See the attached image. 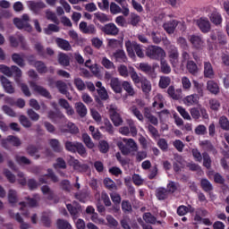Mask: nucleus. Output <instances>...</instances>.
<instances>
[{
    "label": "nucleus",
    "instance_id": "4",
    "mask_svg": "<svg viewBox=\"0 0 229 229\" xmlns=\"http://www.w3.org/2000/svg\"><path fill=\"white\" fill-rule=\"evenodd\" d=\"M109 114L114 126H121L123 124V117L119 114V110L115 106H109Z\"/></svg>",
    "mask_w": 229,
    "mask_h": 229
},
{
    "label": "nucleus",
    "instance_id": "45",
    "mask_svg": "<svg viewBox=\"0 0 229 229\" xmlns=\"http://www.w3.org/2000/svg\"><path fill=\"white\" fill-rule=\"evenodd\" d=\"M158 85L160 89H167L171 85V77L161 76Z\"/></svg>",
    "mask_w": 229,
    "mask_h": 229
},
{
    "label": "nucleus",
    "instance_id": "25",
    "mask_svg": "<svg viewBox=\"0 0 229 229\" xmlns=\"http://www.w3.org/2000/svg\"><path fill=\"white\" fill-rule=\"evenodd\" d=\"M55 43L57 44L58 47H60V49H63L64 51H71V49H72V47H71V43L64 38H57L55 39Z\"/></svg>",
    "mask_w": 229,
    "mask_h": 229
},
{
    "label": "nucleus",
    "instance_id": "59",
    "mask_svg": "<svg viewBox=\"0 0 229 229\" xmlns=\"http://www.w3.org/2000/svg\"><path fill=\"white\" fill-rule=\"evenodd\" d=\"M8 201L11 203V205H15L17 203V191L15 190H9L8 192Z\"/></svg>",
    "mask_w": 229,
    "mask_h": 229
},
{
    "label": "nucleus",
    "instance_id": "26",
    "mask_svg": "<svg viewBox=\"0 0 229 229\" xmlns=\"http://www.w3.org/2000/svg\"><path fill=\"white\" fill-rule=\"evenodd\" d=\"M165 35V34L160 33L158 31L148 32V36L151 38L152 42L154 44H160V42H162V40H164V36Z\"/></svg>",
    "mask_w": 229,
    "mask_h": 229
},
{
    "label": "nucleus",
    "instance_id": "51",
    "mask_svg": "<svg viewBox=\"0 0 229 229\" xmlns=\"http://www.w3.org/2000/svg\"><path fill=\"white\" fill-rule=\"evenodd\" d=\"M127 124L129 126V131L132 137H137V126H135V122L131 119L127 120Z\"/></svg>",
    "mask_w": 229,
    "mask_h": 229
},
{
    "label": "nucleus",
    "instance_id": "20",
    "mask_svg": "<svg viewBox=\"0 0 229 229\" xmlns=\"http://www.w3.org/2000/svg\"><path fill=\"white\" fill-rule=\"evenodd\" d=\"M199 145L204 149V151H208L209 153H212V155H216L217 153V149L212 145V142L209 140H202L199 142Z\"/></svg>",
    "mask_w": 229,
    "mask_h": 229
},
{
    "label": "nucleus",
    "instance_id": "18",
    "mask_svg": "<svg viewBox=\"0 0 229 229\" xmlns=\"http://www.w3.org/2000/svg\"><path fill=\"white\" fill-rule=\"evenodd\" d=\"M9 41L13 47H17V46H19V44H21V46H24V37H22L20 34H16L14 36H10Z\"/></svg>",
    "mask_w": 229,
    "mask_h": 229
},
{
    "label": "nucleus",
    "instance_id": "2",
    "mask_svg": "<svg viewBox=\"0 0 229 229\" xmlns=\"http://www.w3.org/2000/svg\"><path fill=\"white\" fill-rule=\"evenodd\" d=\"M125 47L131 58H135V53L139 58H144V51L142 50V47H140V45L127 41L125 43Z\"/></svg>",
    "mask_w": 229,
    "mask_h": 229
},
{
    "label": "nucleus",
    "instance_id": "44",
    "mask_svg": "<svg viewBox=\"0 0 229 229\" xmlns=\"http://www.w3.org/2000/svg\"><path fill=\"white\" fill-rule=\"evenodd\" d=\"M115 3H118L120 6L123 8V15L124 17H128L130 15V8H128V3H126V0H114Z\"/></svg>",
    "mask_w": 229,
    "mask_h": 229
},
{
    "label": "nucleus",
    "instance_id": "61",
    "mask_svg": "<svg viewBox=\"0 0 229 229\" xmlns=\"http://www.w3.org/2000/svg\"><path fill=\"white\" fill-rule=\"evenodd\" d=\"M219 124H220V128H222V130H225V131H229V121L228 118L226 116H221L219 118Z\"/></svg>",
    "mask_w": 229,
    "mask_h": 229
},
{
    "label": "nucleus",
    "instance_id": "14",
    "mask_svg": "<svg viewBox=\"0 0 229 229\" xmlns=\"http://www.w3.org/2000/svg\"><path fill=\"white\" fill-rule=\"evenodd\" d=\"M9 215L13 217V219H15L18 223L21 224L20 228L21 229H30L31 228V225L26 222H24V219H22V216L19 213H13V211L10 210Z\"/></svg>",
    "mask_w": 229,
    "mask_h": 229
},
{
    "label": "nucleus",
    "instance_id": "55",
    "mask_svg": "<svg viewBox=\"0 0 229 229\" xmlns=\"http://www.w3.org/2000/svg\"><path fill=\"white\" fill-rule=\"evenodd\" d=\"M79 142L66 141L64 142V148L66 151L70 153H76V148L78 147Z\"/></svg>",
    "mask_w": 229,
    "mask_h": 229
},
{
    "label": "nucleus",
    "instance_id": "24",
    "mask_svg": "<svg viewBox=\"0 0 229 229\" xmlns=\"http://www.w3.org/2000/svg\"><path fill=\"white\" fill-rule=\"evenodd\" d=\"M48 144L50 145L52 149L55 151V153H62V151H64V147H62V144H60V140H58L57 139H50L48 140Z\"/></svg>",
    "mask_w": 229,
    "mask_h": 229
},
{
    "label": "nucleus",
    "instance_id": "9",
    "mask_svg": "<svg viewBox=\"0 0 229 229\" xmlns=\"http://www.w3.org/2000/svg\"><path fill=\"white\" fill-rule=\"evenodd\" d=\"M188 38L192 45V47H194L195 49H203V47H205V41L203 40V38H201V36L191 35Z\"/></svg>",
    "mask_w": 229,
    "mask_h": 229
},
{
    "label": "nucleus",
    "instance_id": "56",
    "mask_svg": "<svg viewBox=\"0 0 229 229\" xmlns=\"http://www.w3.org/2000/svg\"><path fill=\"white\" fill-rule=\"evenodd\" d=\"M181 83L183 90H191L192 83L191 82V80L187 76L182 77Z\"/></svg>",
    "mask_w": 229,
    "mask_h": 229
},
{
    "label": "nucleus",
    "instance_id": "50",
    "mask_svg": "<svg viewBox=\"0 0 229 229\" xmlns=\"http://www.w3.org/2000/svg\"><path fill=\"white\" fill-rule=\"evenodd\" d=\"M160 65H161V72H163V74L171 73V66L169 65L167 61H165V59L164 58L161 59Z\"/></svg>",
    "mask_w": 229,
    "mask_h": 229
},
{
    "label": "nucleus",
    "instance_id": "33",
    "mask_svg": "<svg viewBox=\"0 0 229 229\" xmlns=\"http://www.w3.org/2000/svg\"><path fill=\"white\" fill-rule=\"evenodd\" d=\"M156 196L160 201L167 199L169 197V191L165 188H159L156 191Z\"/></svg>",
    "mask_w": 229,
    "mask_h": 229
},
{
    "label": "nucleus",
    "instance_id": "6",
    "mask_svg": "<svg viewBox=\"0 0 229 229\" xmlns=\"http://www.w3.org/2000/svg\"><path fill=\"white\" fill-rule=\"evenodd\" d=\"M190 114L192 119H195V121H198V119H199L201 116L203 119H208V114L207 113V109H205V107H193L190 110Z\"/></svg>",
    "mask_w": 229,
    "mask_h": 229
},
{
    "label": "nucleus",
    "instance_id": "30",
    "mask_svg": "<svg viewBox=\"0 0 229 229\" xmlns=\"http://www.w3.org/2000/svg\"><path fill=\"white\" fill-rule=\"evenodd\" d=\"M66 207L71 216L73 217V219H78V217H80V212H81V209L80 207L78 206L74 207L71 204H67Z\"/></svg>",
    "mask_w": 229,
    "mask_h": 229
},
{
    "label": "nucleus",
    "instance_id": "23",
    "mask_svg": "<svg viewBox=\"0 0 229 229\" xmlns=\"http://www.w3.org/2000/svg\"><path fill=\"white\" fill-rule=\"evenodd\" d=\"M48 174L39 177V183H47V178H51L52 182L56 183L58 182V177L53 173V170L48 169Z\"/></svg>",
    "mask_w": 229,
    "mask_h": 229
},
{
    "label": "nucleus",
    "instance_id": "5",
    "mask_svg": "<svg viewBox=\"0 0 229 229\" xmlns=\"http://www.w3.org/2000/svg\"><path fill=\"white\" fill-rule=\"evenodd\" d=\"M167 53L171 64L173 65V67H176L178 65L180 58V53L178 52V48L175 46L169 47Z\"/></svg>",
    "mask_w": 229,
    "mask_h": 229
},
{
    "label": "nucleus",
    "instance_id": "10",
    "mask_svg": "<svg viewBox=\"0 0 229 229\" xmlns=\"http://www.w3.org/2000/svg\"><path fill=\"white\" fill-rule=\"evenodd\" d=\"M0 81H1V84L4 88V90L7 94H14L15 93V88L13 87V85L12 84V81H10V80H8L4 76H1L0 77Z\"/></svg>",
    "mask_w": 229,
    "mask_h": 229
},
{
    "label": "nucleus",
    "instance_id": "53",
    "mask_svg": "<svg viewBox=\"0 0 229 229\" xmlns=\"http://www.w3.org/2000/svg\"><path fill=\"white\" fill-rule=\"evenodd\" d=\"M55 87L61 94H69V91H67V84H65V82L57 81L55 82Z\"/></svg>",
    "mask_w": 229,
    "mask_h": 229
},
{
    "label": "nucleus",
    "instance_id": "19",
    "mask_svg": "<svg viewBox=\"0 0 229 229\" xmlns=\"http://www.w3.org/2000/svg\"><path fill=\"white\" fill-rule=\"evenodd\" d=\"M122 85L123 84H121V81L118 78H111L110 87L116 94H121V92H123Z\"/></svg>",
    "mask_w": 229,
    "mask_h": 229
},
{
    "label": "nucleus",
    "instance_id": "36",
    "mask_svg": "<svg viewBox=\"0 0 229 229\" xmlns=\"http://www.w3.org/2000/svg\"><path fill=\"white\" fill-rule=\"evenodd\" d=\"M12 60H13V62H14V64L19 65V67H24V65H25L24 55H22V54H13L12 55Z\"/></svg>",
    "mask_w": 229,
    "mask_h": 229
},
{
    "label": "nucleus",
    "instance_id": "21",
    "mask_svg": "<svg viewBox=\"0 0 229 229\" xmlns=\"http://www.w3.org/2000/svg\"><path fill=\"white\" fill-rule=\"evenodd\" d=\"M75 110L78 115L81 118L86 117L88 114L87 106L83 102H77L75 104Z\"/></svg>",
    "mask_w": 229,
    "mask_h": 229
},
{
    "label": "nucleus",
    "instance_id": "37",
    "mask_svg": "<svg viewBox=\"0 0 229 229\" xmlns=\"http://www.w3.org/2000/svg\"><path fill=\"white\" fill-rule=\"evenodd\" d=\"M186 69L190 74L195 76L198 74V64L194 61H188L186 64Z\"/></svg>",
    "mask_w": 229,
    "mask_h": 229
},
{
    "label": "nucleus",
    "instance_id": "57",
    "mask_svg": "<svg viewBox=\"0 0 229 229\" xmlns=\"http://www.w3.org/2000/svg\"><path fill=\"white\" fill-rule=\"evenodd\" d=\"M140 71H142V72H145V74H149L153 72V67L148 63H140L139 64Z\"/></svg>",
    "mask_w": 229,
    "mask_h": 229
},
{
    "label": "nucleus",
    "instance_id": "43",
    "mask_svg": "<svg viewBox=\"0 0 229 229\" xmlns=\"http://www.w3.org/2000/svg\"><path fill=\"white\" fill-rule=\"evenodd\" d=\"M200 185L205 192H211V191H214V186H212V183H210L208 179H201Z\"/></svg>",
    "mask_w": 229,
    "mask_h": 229
},
{
    "label": "nucleus",
    "instance_id": "1",
    "mask_svg": "<svg viewBox=\"0 0 229 229\" xmlns=\"http://www.w3.org/2000/svg\"><path fill=\"white\" fill-rule=\"evenodd\" d=\"M146 55L151 60H162V58H165V51L162 47L153 45L148 47Z\"/></svg>",
    "mask_w": 229,
    "mask_h": 229
},
{
    "label": "nucleus",
    "instance_id": "27",
    "mask_svg": "<svg viewBox=\"0 0 229 229\" xmlns=\"http://www.w3.org/2000/svg\"><path fill=\"white\" fill-rule=\"evenodd\" d=\"M204 76L205 78H214V68L212 67V64H210V62L204 63Z\"/></svg>",
    "mask_w": 229,
    "mask_h": 229
},
{
    "label": "nucleus",
    "instance_id": "49",
    "mask_svg": "<svg viewBox=\"0 0 229 229\" xmlns=\"http://www.w3.org/2000/svg\"><path fill=\"white\" fill-rule=\"evenodd\" d=\"M74 85L77 89V90L83 91L87 89V85L85 84V81L81 80V78L77 77L74 79Z\"/></svg>",
    "mask_w": 229,
    "mask_h": 229
},
{
    "label": "nucleus",
    "instance_id": "28",
    "mask_svg": "<svg viewBox=\"0 0 229 229\" xmlns=\"http://www.w3.org/2000/svg\"><path fill=\"white\" fill-rule=\"evenodd\" d=\"M209 19L213 24L216 26H221L223 22V17L221 16V13L217 12H214L209 15Z\"/></svg>",
    "mask_w": 229,
    "mask_h": 229
},
{
    "label": "nucleus",
    "instance_id": "3",
    "mask_svg": "<svg viewBox=\"0 0 229 229\" xmlns=\"http://www.w3.org/2000/svg\"><path fill=\"white\" fill-rule=\"evenodd\" d=\"M13 22L18 30H27V31H31V25H30V16L28 14H23L21 19L15 18Z\"/></svg>",
    "mask_w": 229,
    "mask_h": 229
},
{
    "label": "nucleus",
    "instance_id": "32",
    "mask_svg": "<svg viewBox=\"0 0 229 229\" xmlns=\"http://www.w3.org/2000/svg\"><path fill=\"white\" fill-rule=\"evenodd\" d=\"M122 87L125 92H127L128 96H135V89H133V85L130 81H124L122 83Z\"/></svg>",
    "mask_w": 229,
    "mask_h": 229
},
{
    "label": "nucleus",
    "instance_id": "41",
    "mask_svg": "<svg viewBox=\"0 0 229 229\" xmlns=\"http://www.w3.org/2000/svg\"><path fill=\"white\" fill-rule=\"evenodd\" d=\"M58 62H59L60 65H63L64 67H69V65L71 64L69 55H67L65 54H59Z\"/></svg>",
    "mask_w": 229,
    "mask_h": 229
},
{
    "label": "nucleus",
    "instance_id": "48",
    "mask_svg": "<svg viewBox=\"0 0 229 229\" xmlns=\"http://www.w3.org/2000/svg\"><path fill=\"white\" fill-rule=\"evenodd\" d=\"M103 126L101 127L103 130H106L109 135H114V125L110 123V120L105 119L103 122Z\"/></svg>",
    "mask_w": 229,
    "mask_h": 229
},
{
    "label": "nucleus",
    "instance_id": "58",
    "mask_svg": "<svg viewBox=\"0 0 229 229\" xmlns=\"http://www.w3.org/2000/svg\"><path fill=\"white\" fill-rule=\"evenodd\" d=\"M202 158L204 167H206L207 169H210V167H212V159H210V156L208 155V153H202Z\"/></svg>",
    "mask_w": 229,
    "mask_h": 229
},
{
    "label": "nucleus",
    "instance_id": "64",
    "mask_svg": "<svg viewBox=\"0 0 229 229\" xmlns=\"http://www.w3.org/2000/svg\"><path fill=\"white\" fill-rule=\"evenodd\" d=\"M57 228L58 229H72V226L69 222L64 220V219H59L57 220Z\"/></svg>",
    "mask_w": 229,
    "mask_h": 229
},
{
    "label": "nucleus",
    "instance_id": "31",
    "mask_svg": "<svg viewBox=\"0 0 229 229\" xmlns=\"http://www.w3.org/2000/svg\"><path fill=\"white\" fill-rule=\"evenodd\" d=\"M114 56L116 62H120L121 64L126 63L128 60V57H126V53H124V50H116L114 54Z\"/></svg>",
    "mask_w": 229,
    "mask_h": 229
},
{
    "label": "nucleus",
    "instance_id": "40",
    "mask_svg": "<svg viewBox=\"0 0 229 229\" xmlns=\"http://www.w3.org/2000/svg\"><path fill=\"white\" fill-rule=\"evenodd\" d=\"M123 142L126 144L128 148H130L131 151H139V147L137 146V142L133 140V139H123Z\"/></svg>",
    "mask_w": 229,
    "mask_h": 229
},
{
    "label": "nucleus",
    "instance_id": "38",
    "mask_svg": "<svg viewBox=\"0 0 229 229\" xmlns=\"http://www.w3.org/2000/svg\"><path fill=\"white\" fill-rule=\"evenodd\" d=\"M141 89L144 94H149L151 92V82L146 78H141Z\"/></svg>",
    "mask_w": 229,
    "mask_h": 229
},
{
    "label": "nucleus",
    "instance_id": "11",
    "mask_svg": "<svg viewBox=\"0 0 229 229\" xmlns=\"http://www.w3.org/2000/svg\"><path fill=\"white\" fill-rule=\"evenodd\" d=\"M30 87L34 92L43 96V98H47V99H51V93H49L44 87L38 86L35 82H30Z\"/></svg>",
    "mask_w": 229,
    "mask_h": 229
},
{
    "label": "nucleus",
    "instance_id": "46",
    "mask_svg": "<svg viewBox=\"0 0 229 229\" xmlns=\"http://www.w3.org/2000/svg\"><path fill=\"white\" fill-rule=\"evenodd\" d=\"M94 17L95 19H97V21H99V22H110L111 19L110 16L103 13H94Z\"/></svg>",
    "mask_w": 229,
    "mask_h": 229
},
{
    "label": "nucleus",
    "instance_id": "62",
    "mask_svg": "<svg viewBox=\"0 0 229 229\" xmlns=\"http://www.w3.org/2000/svg\"><path fill=\"white\" fill-rule=\"evenodd\" d=\"M89 131L91 132L92 138L95 140H99L101 139V131H99V129H96L93 125H90L89 127Z\"/></svg>",
    "mask_w": 229,
    "mask_h": 229
},
{
    "label": "nucleus",
    "instance_id": "12",
    "mask_svg": "<svg viewBox=\"0 0 229 229\" xmlns=\"http://www.w3.org/2000/svg\"><path fill=\"white\" fill-rule=\"evenodd\" d=\"M196 24L202 33H208L210 31V21L208 18H199L197 20Z\"/></svg>",
    "mask_w": 229,
    "mask_h": 229
},
{
    "label": "nucleus",
    "instance_id": "7",
    "mask_svg": "<svg viewBox=\"0 0 229 229\" xmlns=\"http://www.w3.org/2000/svg\"><path fill=\"white\" fill-rule=\"evenodd\" d=\"M79 30H81V33L85 35H96L98 33V30L94 24L88 25L86 21H81L79 24Z\"/></svg>",
    "mask_w": 229,
    "mask_h": 229
},
{
    "label": "nucleus",
    "instance_id": "35",
    "mask_svg": "<svg viewBox=\"0 0 229 229\" xmlns=\"http://www.w3.org/2000/svg\"><path fill=\"white\" fill-rule=\"evenodd\" d=\"M12 76H14V80L17 85H21V77L22 76V71L17 66H12Z\"/></svg>",
    "mask_w": 229,
    "mask_h": 229
},
{
    "label": "nucleus",
    "instance_id": "29",
    "mask_svg": "<svg viewBox=\"0 0 229 229\" xmlns=\"http://www.w3.org/2000/svg\"><path fill=\"white\" fill-rule=\"evenodd\" d=\"M207 89L211 94H219V85L214 81H208L207 82Z\"/></svg>",
    "mask_w": 229,
    "mask_h": 229
},
{
    "label": "nucleus",
    "instance_id": "22",
    "mask_svg": "<svg viewBox=\"0 0 229 229\" xmlns=\"http://www.w3.org/2000/svg\"><path fill=\"white\" fill-rule=\"evenodd\" d=\"M30 65H33L39 74H46L47 72V66L42 61L30 62Z\"/></svg>",
    "mask_w": 229,
    "mask_h": 229
},
{
    "label": "nucleus",
    "instance_id": "15",
    "mask_svg": "<svg viewBox=\"0 0 229 229\" xmlns=\"http://www.w3.org/2000/svg\"><path fill=\"white\" fill-rule=\"evenodd\" d=\"M178 24H182V22H180L176 20H174V21H170L164 23L163 28H164L165 31H166V33H168L169 35H173V33H174V30H176V26H178Z\"/></svg>",
    "mask_w": 229,
    "mask_h": 229
},
{
    "label": "nucleus",
    "instance_id": "47",
    "mask_svg": "<svg viewBox=\"0 0 229 229\" xmlns=\"http://www.w3.org/2000/svg\"><path fill=\"white\" fill-rule=\"evenodd\" d=\"M82 140H83L85 146H87L89 148V149H93V148L95 147L94 141H92V139L90 138V136L89 134L83 133Z\"/></svg>",
    "mask_w": 229,
    "mask_h": 229
},
{
    "label": "nucleus",
    "instance_id": "60",
    "mask_svg": "<svg viewBox=\"0 0 229 229\" xmlns=\"http://www.w3.org/2000/svg\"><path fill=\"white\" fill-rule=\"evenodd\" d=\"M41 191L45 196H47V199H53L55 198V193L51 191V188L47 185H44L41 187Z\"/></svg>",
    "mask_w": 229,
    "mask_h": 229
},
{
    "label": "nucleus",
    "instance_id": "63",
    "mask_svg": "<svg viewBox=\"0 0 229 229\" xmlns=\"http://www.w3.org/2000/svg\"><path fill=\"white\" fill-rule=\"evenodd\" d=\"M110 13L113 15H117V13H123V8H121V6H119L114 2H113L110 4Z\"/></svg>",
    "mask_w": 229,
    "mask_h": 229
},
{
    "label": "nucleus",
    "instance_id": "17",
    "mask_svg": "<svg viewBox=\"0 0 229 229\" xmlns=\"http://www.w3.org/2000/svg\"><path fill=\"white\" fill-rule=\"evenodd\" d=\"M58 104L62 108H64L67 115H74V108L71 106L69 102L64 98H60Z\"/></svg>",
    "mask_w": 229,
    "mask_h": 229
},
{
    "label": "nucleus",
    "instance_id": "39",
    "mask_svg": "<svg viewBox=\"0 0 229 229\" xmlns=\"http://www.w3.org/2000/svg\"><path fill=\"white\" fill-rule=\"evenodd\" d=\"M184 103L187 105V106H192V105H198V95L193 94L187 96L183 99Z\"/></svg>",
    "mask_w": 229,
    "mask_h": 229
},
{
    "label": "nucleus",
    "instance_id": "34",
    "mask_svg": "<svg viewBox=\"0 0 229 229\" xmlns=\"http://www.w3.org/2000/svg\"><path fill=\"white\" fill-rule=\"evenodd\" d=\"M103 183L108 191H117V184L110 177L105 178Z\"/></svg>",
    "mask_w": 229,
    "mask_h": 229
},
{
    "label": "nucleus",
    "instance_id": "16",
    "mask_svg": "<svg viewBox=\"0 0 229 229\" xmlns=\"http://www.w3.org/2000/svg\"><path fill=\"white\" fill-rule=\"evenodd\" d=\"M167 94L172 98V99H174L175 101H178V99H182V89H174V86H170L167 89Z\"/></svg>",
    "mask_w": 229,
    "mask_h": 229
},
{
    "label": "nucleus",
    "instance_id": "42",
    "mask_svg": "<svg viewBox=\"0 0 229 229\" xmlns=\"http://www.w3.org/2000/svg\"><path fill=\"white\" fill-rule=\"evenodd\" d=\"M46 35H51L52 33H58L60 27L56 24L50 23L44 29Z\"/></svg>",
    "mask_w": 229,
    "mask_h": 229
},
{
    "label": "nucleus",
    "instance_id": "54",
    "mask_svg": "<svg viewBox=\"0 0 229 229\" xmlns=\"http://www.w3.org/2000/svg\"><path fill=\"white\" fill-rule=\"evenodd\" d=\"M34 49L39 56H44L46 55V49L44 48V45L41 42L36 41L34 43Z\"/></svg>",
    "mask_w": 229,
    "mask_h": 229
},
{
    "label": "nucleus",
    "instance_id": "8",
    "mask_svg": "<svg viewBox=\"0 0 229 229\" xmlns=\"http://www.w3.org/2000/svg\"><path fill=\"white\" fill-rule=\"evenodd\" d=\"M101 31L105 33V35H110L111 37H115L119 35V28L115 25V23H107L101 28Z\"/></svg>",
    "mask_w": 229,
    "mask_h": 229
},
{
    "label": "nucleus",
    "instance_id": "52",
    "mask_svg": "<svg viewBox=\"0 0 229 229\" xmlns=\"http://www.w3.org/2000/svg\"><path fill=\"white\" fill-rule=\"evenodd\" d=\"M177 112H179L180 115H182V118H184L186 121H192V118L191 117V114H189V112L183 108L182 106H178L176 107Z\"/></svg>",
    "mask_w": 229,
    "mask_h": 229
},
{
    "label": "nucleus",
    "instance_id": "13",
    "mask_svg": "<svg viewBox=\"0 0 229 229\" xmlns=\"http://www.w3.org/2000/svg\"><path fill=\"white\" fill-rule=\"evenodd\" d=\"M46 7H47L46 4L42 1H38V2L30 1L29 2L30 10H31V12H33L36 14L40 13V11L44 10V8H46Z\"/></svg>",
    "mask_w": 229,
    "mask_h": 229
}]
</instances>
